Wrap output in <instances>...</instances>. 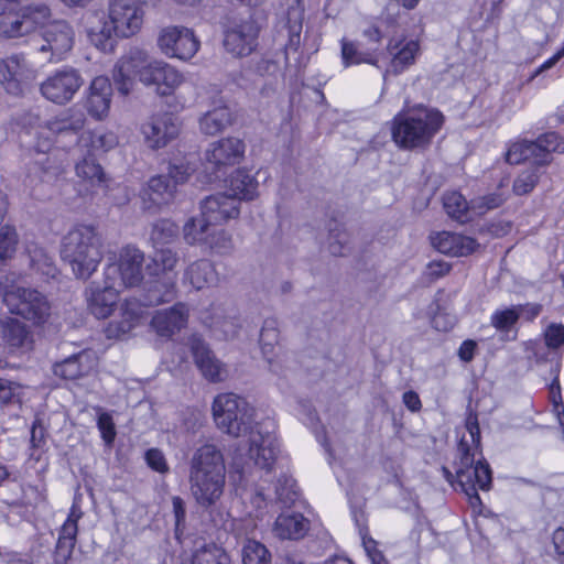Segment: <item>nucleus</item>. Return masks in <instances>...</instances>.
Segmentation results:
<instances>
[{
	"label": "nucleus",
	"mask_w": 564,
	"mask_h": 564,
	"mask_svg": "<svg viewBox=\"0 0 564 564\" xmlns=\"http://www.w3.org/2000/svg\"><path fill=\"white\" fill-rule=\"evenodd\" d=\"M540 167H529L522 171L513 182V192L516 195L529 194L538 184L540 178Z\"/></svg>",
	"instance_id": "obj_56"
},
{
	"label": "nucleus",
	"mask_w": 564,
	"mask_h": 564,
	"mask_svg": "<svg viewBox=\"0 0 564 564\" xmlns=\"http://www.w3.org/2000/svg\"><path fill=\"white\" fill-rule=\"evenodd\" d=\"M143 262L144 253L140 249L133 246H126L119 252L118 262L106 265L104 278L116 281L120 288L135 286L143 279Z\"/></svg>",
	"instance_id": "obj_13"
},
{
	"label": "nucleus",
	"mask_w": 564,
	"mask_h": 564,
	"mask_svg": "<svg viewBox=\"0 0 564 564\" xmlns=\"http://www.w3.org/2000/svg\"><path fill=\"white\" fill-rule=\"evenodd\" d=\"M279 328L275 318H267L260 332V347L263 357L269 364L270 371L275 375L282 373V366L279 355L275 352V345L279 343Z\"/></svg>",
	"instance_id": "obj_31"
},
{
	"label": "nucleus",
	"mask_w": 564,
	"mask_h": 564,
	"mask_svg": "<svg viewBox=\"0 0 564 564\" xmlns=\"http://www.w3.org/2000/svg\"><path fill=\"white\" fill-rule=\"evenodd\" d=\"M228 188L231 197H236L237 200H251L258 194V181L248 171L238 169L236 170L228 180Z\"/></svg>",
	"instance_id": "obj_36"
},
{
	"label": "nucleus",
	"mask_w": 564,
	"mask_h": 564,
	"mask_svg": "<svg viewBox=\"0 0 564 564\" xmlns=\"http://www.w3.org/2000/svg\"><path fill=\"white\" fill-rule=\"evenodd\" d=\"M204 246L218 254H227L234 248L231 235L223 228H216V226L212 227Z\"/></svg>",
	"instance_id": "obj_49"
},
{
	"label": "nucleus",
	"mask_w": 564,
	"mask_h": 564,
	"mask_svg": "<svg viewBox=\"0 0 564 564\" xmlns=\"http://www.w3.org/2000/svg\"><path fill=\"white\" fill-rule=\"evenodd\" d=\"M13 14L0 20V37L19 39L31 34L51 19V9L45 3H31L18 7Z\"/></svg>",
	"instance_id": "obj_9"
},
{
	"label": "nucleus",
	"mask_w": 564,
	"mask_h": 564,
	"mask_svg": "<svg viewBox=\"0 0 564 564\" xmlns=\"http://www.w3.org/2000/svg\"><path fill=\"white\" fill-rule=\"evenodd\" d=\"M178 261L177 253L170 248L156 249L151 262L147 265V271L151 276H160L174 270Z\"/></svg>",
	"instance_id": "obj_40"
},
{
	"label": "nucleus",
	"mask_w": 564,
	"mask_h": 564,
	"mask_svg": "<svg viewBox=\"0 0 564 564\" xmlns=\"http://www.w3.org/2000/svg\"><path fill=\"white\" fill-rule=\"evenodd\" d=\"M469 441L462 437L457 446L456 478L462 491L469 498L470 505H481L478 489L489 490L492 471L486 459H475V452L480 447V430L476 417L469 416L466 422Z\"/></svg>",
	"instance_id": "obj_4"
},
{
	"label": "nucleus",
	"mask_w": 564,
	"mask_h": 564,
	"mask_svg": "<svg viewBox=\"0 0 564 564\" xmlns=\"http://www.w3.org/2000/svg\"><path fill=\"white\" fill-rule=\"evenodd\" d=\"M158 46L167 57L188 61L198 52L200 42L193 30L169 25L160 31Z\"/></svg>",
	"instance_id": "obj_14"
},
{
	"label": "nucleus",
	"mask_w": 564,
	"mask_h": 564,
	"mask_svg": "<svg viewBox=\"0 0 564 564\" xmlns=\"http://www.w3.org/2000/svg\"><path fill=\"white\" fill-rule=\"evenodd\" d=\"M234 120L229 107L224 101H218L206 111L198 120L199 130L206 135H216L231 126Z\"/></svg>",
	"instance_id": "obj_33"
},
{
	"label": "nucleus",
	"mask_w": 564,
	"mask_h": 564,
	"mask_svg": "<svg viewBox=\"0 0 564 564\" xmlns=\"http://www.w3.org/2000/svg\"><path fill=\"white\" fill-rule=\"evenodd\" d=\"M46 430L40 419H35L31 427V448L33 449L31 456H35L36 451H42L46 445Z\"/></svg>",
	"instance_id": "obj_64"
},
{
	"label": "nucleus",
	"mask_w": 564,
	"mask_h": 564,
	"mask_svg": "<svg viewBox=\"0 0 564 564\" xmlns=\"http://www.w3.org/2000/svg\"><path fill=\"white\" fill-rule=\"evenodd\" d=\"M148 466L156 473L166 474L170 470L169 464L162 451L150 448L144 455Z\"/></svg>",
	"instance_id": "obj_63"
},
{
	"label": "nucleus",
	"mask_w": 564,
	"mask_h": 564,
	"mask_svg": "<svg viewBox=\"0 0 564 564\" xmlns=\"http://www.w3.org/2000/svg\"><path fill=\"white\" fill-rule=\"evenodd\" d=\"M259 26L252 19L235 23L225 31L224 47L235 57L250 55L258 46Z\"/></svg>",
	"instance_id": "obj_17"
},
{
	"label": "nucleus",
	"mask_w": 564,
	"mask_h": 564,
	"mask_svg": "<svg viewBox=\"0 0 564 564\" xmlns=\"http://www.w3.org/2000/svg\"><path fill=\"white\" fill-rule=\"evenodd\" d=\"M97 366L94 352L83 350L54 365V373L65 380H76L89 375Z\"/></svg>",
	"instance_id": "obj_29"
},
{
	"label": "nucleus",
	"mask_w": 564,
	"mask_h": 564,
	"mask_svg": "<svg viewBox=\"0 0 564 564\" xmlns=\"http://www.w3.org/2000/svg\"><path fill=\"white\" fill-rule=\"evenodd\" d=\"M76 175L90 184H100L104 181V171L99 163L96 162L95 155L87 153L80 162L76 164Z\"/></svg>",
	"instance_id": "obj_48"
},
{
	"label": "nucleus",
	"mask_w": 564,
	"mask_h": 564,
	"mask_svg": "<svg viewBox=\"0 0 564 564\" xmlns=\"http://www.w3.org/2000/svg\"><path fill=\"white\" fill-rule=\"evenodd\" d=\"M420 45L416 41H408L395 53L391 51L393 57L387 73L397 75L406 69L414 63Z\"/></svg>",
	"instance_id": "obj_42"
},
{
	"label": "nucleus",
	"mask_w": 564,
	"mask_h": 564,
	"mask_svg": "<svg viewBox=\"0 0 564 564\" xmlns=\"http://www.w3.org/2000/svg\"><path fill=\"white\" fill-rule=\"evenodd\" d=\"M359 535L364 551L371 564H389L386 555L379 549L378 542L369 535L367 527L359 525Z\"/></svg>",
	"instance_id": "obj_55"
},
{
	"label": "nucleus",
	"mask_w": 564,
	"mask_h": 564,
	"mask_svg": "<svg viewBox=\"0 0 564 564\" xmlns=\"http://www.w3.org/2000/svg\"><path fill=\"white\" fill-rule=\"evenodd\" d=\"M339 227L336 220L329 223L328 250L333 256H346L348 251V234Z\"/></svg>",
	"instance_id": "obj_54"
},
{
	"label": "nucleus",
	"mask_w": 564,
	"mask_h": 564,
	"mask_svg": "<svg viewBox=\"0 0 564 564\" xmlns=\"http://www.w3.org/2000/svg\"><path fill=\"white\" fill-rule=\"evenodd\" d=\"M392 138L404 149H411L423 142V108L421 105L406 109L393 119Z\"/></svg>",
	"instance_id": "obj_16"
},
{
	"label": "nucleus",
	"mask_w": 564,
	"mask_h": 564,
	"mask_svg": "<svg viewBox=\"0 0 564 564\" xmlns=\"http://www.w3.org/2000/svg\"><path fill=\"white\" fill-rule=\"evenodd\" d=\"M87 34L90 43L98 50L106 52L112 48L115 28L111 22H101L97 26L90 28Z\"/></svg>",
	"instance_id": "obj_47"
},
{
	"label": "nucleus",
	"mask_w": 564,
	"mask_h": 564,
	"mask_svg": "<svg viewBox=\"0 0 564 564\" xmlns=\"http://www.w3.org/2000/svg\"><path fill=\"white\" fill-rule=\"evenodd\" d=\"M538 151V166H545L552 162V153L560 150L561 138L556 132H546L535 141Z\"/></svg>",
	"instance_id": "obj_46"
},
{
	"label": "nucleus",
	"mask_w": 564,
	"mask_h": 564,
	"mask_svg": "<svg viewBox=\"0 0 564 564\" xmlns=\"http://www.w3.org/2000/svg\"><path fill=\"white\" fill-rule=\"evenodd\" d=\"M506 199L507 197L501 192L490 193L471 199V209L476 214L482 215L488 210L500 207Z\"/></svg>",
	"instance_id": "obj_58"
},
{
	"label": "nucleus",
	"mask_w": 564,
	"mask_h": 564,
	"mask_svg": "<svg viewBox=\"0 0 564 564\" xmlns=\"http://www.w3.org/2000/svg\"><path fill=\"white\" fill-rule=\"evenodd\" d=\"M178 119L167 111H159L145 117L139 124V133L150 150H160L175 140L180 133Z\"/></svg>",
	"instance_id": "obj_10"
},
{
	"label": "nucleus",
	"mask_w": 564,
	"mask_h": 564,
	"mask_svg": "<svg viewBox=\"0 0 564 564\" xmlns=\"http://www.w3.org/2000/svg\"><path fill=\"white\" fill-rule=\"evenodd\" d=\"M544 341L549 349H557L564 344V325L552 323L544 333Z\"/></svg>",
	"instance_id": "obj_62"
},
{
	"label": "nucleus",
	"mask_w": 564,
	"mask_h": 564,
	"mask_svg": "<svg viewBox=\"0 0 564 564\" xmlns=\"http://www.w3.org/2000/svg\"><path fill=\"white\" fill-rule=\"evenodd\" d=\"M98 412L97 427L105 444L111 446L117 435L112 415L109 412L102 411L100 408H98Z\"/></svg>",
	"instance_id": "obj_60"
},
{
	"label": "nucleus",
	"mask_w": 564,
	"mask_h": 564,
	"mask_svg": "<svg viewBox=\"0 0 564 564\" xmlns=\"http://www.w3.org/2000/svg\"><path fill=\"white\" fill-rule=\"evenodd\" d=\"M30 258V267L43 279H54L57 274V268L52 256L43 247L36 243H30L26 248Z\"/></svg>",
	"instance_id": "obj_38"
},
{
	"label": "nucleus",
	"mask_w": 564,
	"mask_h": 564,
	"mask_svg": "<svg viewBox=\"0 0 564 564\" xmlns=\"http://www.w3.org/2000/svg\"><path fill=\"white\" fill-rule=\"evenodd\" d=\"M539 148L534 141L522 140L511 144L506 153V161L509 164H520L524 161H532L533 167L538 166Z\"/></svg>",
	"instance_id": "obj_41"
},
{
	"label": "nucleus",
	"mask_w": 564,
	"mask_h": 564,
	"mask_svg": "<svg viewBox=\"0 0 564 564\" xmlns=\"http://www.w3.org/2000/svg\"><path fill=\"white\" fill-rule=\"evenodd\" d=\"M445 121L444 115L437 109L425 108V144L443 127Z\"/></svg>",
	"instance_id": "obj_61"
},
{
	"label": "nucleus",
	"mask_w": 564,
	"mask_h": 564,
	"mask_svg": "<svg viewBox=\"0 0 564 564\" xmlns=\"http://www.w3.org/2000/svg\"><path fill=\"white\" fill-rule=\"evenodd\" d=\"M18 245V234L11 226H3L0 229V262L11 258Z\"/></svg>",
	"instance_id": "obj_59"
},
{
	"label": "nucleus",
	"mask_w": 564,
	"mask_h": 564,
	"mask_svg": "<svg viewBox=\"0 0 564 564\" xmlns=\"http://www.w3.org/2000/svg\"><path fill=\"white\" fill-rule=\"evenodd\" d=\"M443 208L445 213L454 220L466 223L470 219L471 202L457 191H448L442 196Z\"/></svg>",
	"instance_id": "obj_39"
},
{
	"label": "nucleus",
	"mask_w": 564,
	"mask_h": 564,
	"mask_svg": "<svg viewBox=\"0 0 564 564\" xmlns=\"http://www.w3.org/2000/svg\"><path fill=\"white\" fill-rule=\"evenodd\" d=\"M178 235V227L169 219L158 220L151 230V240L155 246L172 242Z\"/></svg>",
	"instance_id": "obj_53"
},
{
	"label": "nucleus",
	"mask_w": 564,
	"mask_h": 564,
	"mask_svg": "<svg viewBox=\"0 0 564 564\" xmlns=\"http://www.w3.org/2000/svg\"><path fill=\"white\" fill-rule=\"evenodd\" d=\"M41 44L37 52L47 54L46 62L58 63L63 61L66 54L74 45L75 33L72 25L65 20H47L44 25H40Z\"/></svg>",
	"instance_id": "obj_12"
},
{
	"label": "nucleus",
	"mask_w": 564,
	"mask_h": 564,
	"mask_svg": "<svg viewBox=\"0 0 564 564\" xmlns=\"http://www.w3.org/2000/svg\"><path fill=\"white\" fill-rule=\"evenodd\" d=\"M148 306L137 296L127 299L121 305L120 319L112 321L108 328V337H120L139 325Z\"/></svg>",
	"instance_id": "obj_25"
},
{
	"label": "nucleus",
	"mask_w": 564,
	"mask_h": 564,
	"mask_svg": "<svg viewBox=\"0 0 564 564\" xmlns=\"http://www.w3.org/2000/svg\"><path fill=\"white\" fill-rule=\"evenodd\" d=\"M84 84L80 72L72 66H63L52 72L40 85L41 95L56 105H66Z\"/></svg>",
	"instance_id": "obj_11"
},
{
	"label": "nucleus",
	"mask_w": 564,
	"mask_h": 564,
	"mask_svg": "<svg viewBox=\"0 0 564 564\" xmlns=\"http://www.w3.org/2000/svg\"><path fill=\"white\" fill-rule=\"evenodd\" d=\"M212 227L202 215L192 217L184 225V239L188 245L204 246Z\"/></svg>",
	"instance_id": "obj_44"
},
{
	"label": "nucleus",
	"mask_w": 564,
	"mask_h": 564,
	"mask_svg": "<svg viewBox=\"0 0 564 564\" xmlns=\"http://www.w3.org/2000/svg\"><path fill=\"white\" fill-rule=\"evenodd\" d=\"M274 492L275 500L281 502L284 507L293 505L299 497L295 480L286 475H282L278 478Z\"/></svg>",
	"instance_id": "obj_51"
},
{
	"label": "nucleus",
	"mask_w": 564,
	"mask_h": 564,
	"mask_svg": "<svg viewBox=\"0 0 564 564\" xmlns=\"http://www.w3.org/2000/svg\"><path fill=\"white\" fill-rule=\"evenodd\" d=\"M239 212V202L227 193L210 195L200 203V215L210 226H218L237 218Z\"/></svg>",
	"instance_id": "obj_22"
},
{
	"label": "nucleus",
	"mask_w": 564,
	"mask_h": 564,
	"mask_svg": "<svg viewBox=\"0 0 564 564\" xmlns=\"http://www.w3.org/2000/svg\"><path fill=\"white\" fill-rule=\"evenodd\" d=\"M303 9L292 7L288 11L289 42L286 48L296 51L301 41Z\"/></svg>",
	"instance_id": "obj_52"
},
{
	"label": "nucleus",
	"mask_w": 564,
	"mask_h": 564,
	"mask_svg": "<svg viewBox=\"0 0 564 564\" xmlns=\"http://www.w3.org/2000/svg\"><path fill=\"white\" fill-rule=\"evenodd\" d=\"M212 410L217 427L228 435L238 437L251 429L253 408L232 392L216 395Z\"/></svg>",
	"instance_id": "obj_6"
},
{
	"label": "nucleus",
	"mask_w": 564,
	"mask_h": 564,
	"mask_svg": "<svg viewBox=\"0 0 564 564\" xmlns=\"http://www.w3.org/2000/svg\"><path fill=\"white\" fill-rule=\"evenodd\" d=\"M280 452V443L273 433L251 432L249 458L256 466L270 471Z\"/></svg>",
	"instance_id": "obj_23"
},
{
	"label": "nucleus",
	"mask_w": 564,
	"mask_h": 564,
	"mask_svg": "<svg viewBox=\"0 0 564 564\" xmlns=\"http://www.w3.org/2000/svg\"><path fill=\"white\" fill-rule=\"evenodd\" d=\"M191 495L196 503L208 509L224 495L226 486V464L217 445L206 443L197 447L188 462Z\"/></svg>",
	"instance_id": "obj_3"
},
{
	"label": "nucleus",
	"mask_w": 564,
	"mask_h": 564,
	"mask_svg": "<svg viewBox=\"0 0 564 564\" xmlns=\"http://www.w3.org/2000/svg\"><path fill=\"white\" fill-rule=\"evenodd\" d=\"M519 318V310L511 306L495 311L490 317V325L501 334L502 339L514 340L518 334L516 325Z\"/></svg>",
	"instance_id": "obj_37"
},
{
	"label": "nucleus",
	"mask_w": 564,
	"mask_h": 564,
	"mask_svg": "<svg viewBox=\"0 0 564 564\" xmlns=\"http://www.w3.org/2000/svg\"><path fill=\"white\" fill-rule=\"evenodd\" d=\"M119 288L116 281L110 279L104 278L102 285L91 282L85 291L90 313L99 319L109 317L118 303Z\"/></svg>",
	"instance_id": "obj_18"
},
{
	"label": "nucleus",
	"mask_w": 564,
	"mask_h": 564,
	"mask_svg": "<svg viewBox=\"0 0 564 564\" xmlns=\"http://www.w3.org/2000/svg\"><path fill=\"white\" fill-rule=\"evenodd\" d=\"M229 554L214 543L206 544L196 550L192 556L191 564H230Z\"/></svg>",
	"instance_id": "obj_43"
},
{
	"label": "nucleus",
	"mask_w": 564,
	"mask_h": 564,
	"mask_svg": "<svg viewBox=\"0 0 564 564\" xmlns=\"http://www.w3.org/2000/svg\"><path fill=\"white\" fill-rule=\"evenodd\" d=\"M111 91V84L107 77L98 76L91 82L86 102L87 111L91 117L101 119L108 113Z\"/></svg>",
	"instance_id": "obj_30"
},
{
	"label": "nucleus",
	"mask_w": 564,
	"mask_h": 564,
	"mask_svg": "<svg viewBox=\"0 0 564 564\" xmlns=\"http://www.w3.org/2000/svg\"><path fill=\"white\" fill-rule=\"evenodd\" d=\"M184 281L199 291L217 283L218 275L214 264L207 259L192 262L184 272Z\"/></svg>",
	"instance_id": "obj_35"
},
{
	"label": "nucleus",
	"mask_w": 564,
	"mask_h": 564,
	"mask_svg": "<svg viewBox=\"0 0 564 564\" xmlns=\"http://www.w3.org/2000/svg\"><path fill=\"white\" fill-rule=\"evenodd\" d=\"M39 76V69L23 53L0 59V83L13 96L24 95Z\"/></svg>",
	"instance_id": "obj_8"
},
{
	"label": "nucleus",
	"mask_w": 564,
	"mask_h": 564,
	"mask_svg": "<svg viewBox=\"0 0 564 564\" xmlns=\"http://www.w3.org/2000/svg\"><path fill=\"white\" fill-rule=\"evenodd\" d=\"M85 126V116L70 109L46 120L36 130L34 151L40 158L34 163L45 175L56 176L62 165L55 159V150H66L73 144L88 148V153L96 155L107 152L118 144V137L102 129L87 131L78 137Z\"/></svg>",
	"instance_id": "obj_1"
},
{
	"label": "nucleus",
	"mask_w": 564,
	"mask_h": 564,
	"mask_svg": "<svg viewBox=\"0 0 564 564\" xmlns=\"http://www.w3.org/2000/svg\"><path fill=\"white\" fill-rule=\"evenodd\" d=\"M77 534L69 532L68 529L66 531L58 530V538L53 554L54 564H68L77 543Z\"/></svg>",
	"instance_id": "obj_45"
},
{
	"label": "nucleus",
	"mask_w": 564,
	"mask_h": 564,
	"mask_svg": "<svg viewBox=\"0 0 564 564\" xmlns=\"http://www.w3.org/2000/svg\"><path fill=\"white\" fill-rule=\"evenodd\" d=\"M310 529V521L301 513H282L273 525V533L281 540H300Z\"/></svg>",
	"instance_id": "obj_32"
},
{
	"label": "nucleus",
	"mask_w": 564,
	"mask_h": 564,
	"mask_svg": "<svg viewBox=\"0 0 564 564\" xmlns=\"http://www.w3.org/2000/svg\"><path fill=\"white\" fill-rule=\"evenodd\" d=\"M0 339L11 350L30 349L33 344L29 326L11 316L0 318Z\"/></svg>",
	"instance_id": "obj_28"
},
{
	"label": "nucleus",
	"mask_w": 564,
	"mask_h": 564,
	"mask_svg": "<svg viewBox=\"0 0 564 564\" xmlns=\"http://www.w3.org/2000/svg\"><path fill=\"white\" fill-rule=\"evenodd\" d=\"M430 240L435 250L454 257L468 256L479 246L471 237L448 231L432 234Z\"/></svg>",
	"instance_id": "obj_27"
},
{
	"label": "nucleus",
	"mask_w": 564,
	"mask_h": 564,
	"mask_svg": "<svg viewBox=\"0 0 564 564\" xmlns=\"http://www.w3.org/2000/svg\"><path fill=\"white\" fill-rule=\"evenodd\" d=\"M341 58L345 67L361 63H372L370 54L358 50L356 43L341 41Z\"/></svg>",
	"instance_id": "obj_57"
},
{
	"label": "nucleus",
	"mask_w": 564,
	"mask_h": 564,
	"mask_svg": "<svg viewBox=\"0 0 564 564\" xmlns=\"http://www.w3.org/2000/svg\"><path fill=\"white\" fill-rule=\"evenodd\" d=\"M102 246L101 235L95 226L79 224L63 237L61 258L76 279L88 280L104 258Z\"/></svg>",
	"instance_id": "obj_5"
},
{
	"label": "nucleus",
	"mask_w": 564,
	"mask_h": 564,
	"mask_svg": "<svg viewBox=\"0 0 564 564\" xmlns=\"http://www.w3.org/2000/svg\"><path fill=\"white\" fill-rule=\"evenodd\" d=\"M189 348L195 365L206 380L220 382L227 378L228 370L226 365L216 358L208 345L199 336L193 335L189 338Z\"/></svg>",
	"instance_id": "obj_20"
},
{
	"label": "nucleus",
	"mask_w": 564,
	"mask_h": 564,
	"mask_svg": "<svg viewBox=\"0 0 564 564\" xmlns=\"http://www.w3.org/2000/svg\"><path fill=\"white\" fill-rule=\"evenodd\" d=\"M2 297L11 314L21 316L35 326L45 324L51 316V302L36 289L11 285L4 290Z\"/></svg>",
	"instance_id": "obj_7"
},
{
	"label": "nucleus",
	"mask_w": 564,
	"mask_h": 564,
	"mask_svg": "<svg viewBox=\"0 0 564 564\" xmlns=\"http://www.w3.org/2000/svg\"><path fill=\"white\" fill-rule=\"evenodd\" d=\"M145 3L141 0H110L108 15L113 24L115 34L130 37L137 34L143 24Z\"/></svg>",
	"instance_id": "obj_15"
},
{
	"label": "nucleus",
	"mask_w": 564,
	"mask_h": 564,
	"mask_svg": "<svg viewBox=\"0 0 564 564\" xmlns=\"http://www.w3.org/2000/svg\"><path fill=\"white\" fill-rule=\"evenodd\" d=\"M175 195V184L165 175L152 176L140 191L141 207L151 214L169 205Z\"/></svg>",
	"instance_id": "obj_21"
},
{
	"label": "nucleus",
	"mask_w": 564,
	"mask_h": 564,
	"mask_svg": "<svg viewBox=\"0 0 564 564\" xmlns=\"http://www.w3.org/2000/svg\"><path fill=\"white\" fill-rule=\"evenodd\" d=\"M203 322L216 337L223 339L236 337L241 327L240 319L234 308L226 311L219 306H213L203 316Z\"/></svg>",
	"instance_id": "obj_26"
},
{
	"label": "nucleus",
	"mask_w": 564,
	"mask_h": 564,
	"mask_svg": "<svg viewBox=\"0 0 564 564\" xmlns=\"http://www.w3.org/2000/svg\"><path fill=\"white\" fill-rule=\"evenodd\" d=\"M243 564H271V554L262 543L247 539L242 547Z\"/></svg>",
	"instance_id": "obj_50"
},
{
	"label": "nucleus",
	"mask_w": 564,
	"mask_h": 564,
	"mask_svg": "<svg viewBox=\"0 0 564 564\" xmlns=\"http://www.w3.org/2000/svg\"><path fill=\"white\" fill-rule=\"evenodd\" d=\"M189 308L178 302L170 308L159 310L151 319V326L161 337H171L187 325Z\"/></svg>",
	"instance_id": "obj_24"
},
{
	"label": "nucleus",
	"mask_w": 564,
	"mask_h": 564,
	"mask_svg": "<svg viewBox=\"0 0 564 564\" xmlns=\"http://www.w3.org/2000/svg\"><path fill=\"white\" fill-rule=\"evenodd\" d=\"M245 143L238 138H223L209 144L205 151L207 169L218 172L223 167L235 165L240 162L245 154Z\"/></svg>",
	"instance_id": "obj_19"
},
{
	"label": "nucleus",
	"mask_w": 564,
	"mask_h": 564,
	"mask_svg": "<svg viewBox=\"0 0 564 564\" xmlns=\"http://www.w3.org/2000/svg\"><path fill=\"white\" fill-rule=\"evenodd\" d=\"M175 294L176 286L172 278L160 279L154 276L153 280L145 283L143 293L139 297L150 307L171 302Z\"/></svg>",
	"instance_id": "obj_34"
},
{
	"label": "nucleus",
	"mask_w": 564,
	"mask_h": 564,
	"mask_svg": "<svg viewBox=\"0 0 564 564\" xmlns=\"http://www.w3.org/2000/svg\"><path fill=\"white\" fill-rule=\"evenodd\" d=\"M112 77L122 95L130 93L132 78L135 77L143 85L153 87L160 96L172 95L184 83V76L175 67L163 61H150L148 54L140 48L131 50L116 64Z\"/></svg>",
	"instance_id": "obj_2"
}]
</instances>
